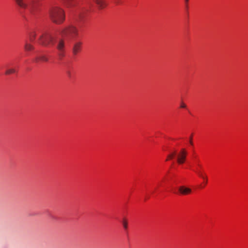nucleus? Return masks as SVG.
Instances as JSON below:
<instances>
[{"label": "nucleus", "instance_id": "f257e3e1", "mask_svg": "<svg viewBox=\"0 0 248 248\" xmlns=\"http://www.w3.org/2000/svg\"><path fill=\"white\" fill-rule=\"evenodd\" d=\"M49 16L52 21L57 24L62 23L65 20L64 11L59 7L50 8L49 10Z\"/></svg>", "mask_w": 248, "mask_h": 248}, {"label": "nucleus", "instance_id": "f03ea898", "mask_svg": "<svg viewBox=\"0 0 248 248\" xmlns=\"http://www.w3.org/2000/svg\"><path fill=\"white\" fill-rule=\"evenodd\" d=\"M61 34L63 37L75 38L78 35V30L73 26H70L63 29Z\"/></svg>", "mask_w": 248, "mask_h": 248}, {"label": "nucleus", "instance_id": "7ed1b4c3", "mask_svg": "<svg viewBox=\"0 0 248 248\" xmlns=\"http://www.w3.org/2000/svg\"><path fill=\"white\" fill-rule=\"evenodd\" d=\"M53 40L54 37L51 34L45 32L43 33L39 38L38 43L43 46H47L50 44H53Z\"/></svg>", "mask_w": 248, "mask_h": 248}, {"label": "nucleus", "instance_id": "20e7f679", "mask_svg": "<svg viewBox=\"0 0 248 248\" xmlns=\"http://www.w3.org/2000/svg\"><path fill=\"white\" fill-rule=\"evenodd\" d=\"M56 48L60 58L61 59L63 57L65 50V43L63 38H60L56 41Z\"/></svg>", "mask_w": 248, "mask_h": 248}, {"label": "nucleus", "instance_id": "39448f33", "mask_svg": "<svg viewBox=\"0 0 248 248\" xmlns=\"http://www.w3.org/2000/svg\"><path fill=\"white\" fill-rule=\"evenodd\" d=\"M187 154V153L186 149L182 148L181 149L177 156V161L178 164H182L185 162Z\"/></svg>", "mask_w": 248, "mask_h": 248}, {"label": "nucleus", "instance_id": "423d86ee", "mask_svg": "<svg viewBox=\"0 0 248 248\" xmlns=\"http://www.w3.org/2000/svg\"><path fill=\"white\" fill-rule=\"evenodd\" d=\"M82 44L81 42H77L73 44L72 53L74 55H77L81 51Z\"/></svg>", "mask_w": 248, "mask_h": 248}, {"label": "nucleus", "instance_id": "0eeeda50", "mask_svg": "<svg viewBox=\"0 0 248 248\" xmlns=\"http://www.w3.org/2000/svg\"><path fill=\"white\" fill-rule=\"evenodd\" d=\"M179 193L183 195H186L190 194L192 190L190 188L186 187L185 186H180L178 188Z\"/></svg>", "mask_w": 248, "mask_h": 248}, {"label": "nucleus", "instance_id": "6e6552de", "mask_svg": "<svg viewBox=\"0 0 248 248\" xmlns=\"http://www.w3.org/2000/svg\"><path fill=\"white\" fill-rule=\"evenodd\" d=\"M93 1L100 9L105 8L107 5V2L104 0H93Z\"/></svg>", "mask_w": 248, "mask_h": 248}, {"label": "nucleus", "instance_id": "1a4fd4ad", "mask_svg": "<svg viewBox=\"0 0 248 248\" xmlns=\"http://www.w3.org/2000/svg\"><path fill=\"white\" fill-rule=\"evenodd\" d=\"M39 61L47 62L48 59L45 55H40L37 56L34 59V62H38Z\"/></svg>", "mask_w": 248, "mask_h": 248}, {"label": "nucleus", "instance_id": "9d476101", "mask_svg": "<svg viewBox=\"0 0 248 248\" xmlns=\"http://www.w3.org/2000/svg\"><path fill=\"white\" fill-rule=\"evenodd\" d=\"M24 48L26 51H29L33 50L34 47L31 44L26 42L25 44Z\"/></svg>", "mask_w": 248, "mask_h": 248}, {"label": "nucleus", "instance_id": "9b49d317", "mask_svg": "<svg viewBox=\"0 0 248 248\" xmlns=\"http://www.w3.org/2000/svg\"><path fill=\"white\" fill-rule=\"evenodd\" d=\"M17 4L22 8H26L27 4L24 2L23 0H16Z\"/></svg>", "mask_w": 248, "mask_h": 248}, {"label": "nucleus", "instance_id": "f8f14e48", "mask_svg": "<svg viewBox=\"0 0 248 248\" xmlns=\"http://www.w3.org/2000/svg\"><path fill=\"white\" fill-rule=\"evenodd\" d=\"M16 70L15 68H9L6 70L5 71V75H9L12 74H14L16 73Z\"/></svg>", "mask_w": 248, "mask_h": 248}, {"label": "nucleus", "instance_id": "ddd939ff", "mask_svg": "<svg viewBox=\"0 0 248 248\" xmlns=\"http://www.w3.org/2000/svg\"><path fill=\"white\" fill-rule=\"evenodd\" d=\"M198 173L199 176L202 178V179H204L205 180V184H206L207 181V178L206 176H204L201 172L199 171L198 172Z\"/></svg>", "mask_w": 248, "mask_h": 248}, {"label": "nucleus", "instance_id": "4468645a", "mask_svg": "<svg viewBox=\"0 0 248 248\" xmlns=\"http://www.w3.org/2000/svg\"><path fill=\"white\" fill-rule=\"evenodd\" d=\"M36 37V33L34 32H32L30 34V39L31 42H33Z\"/></svg>", "mask_w": 248, "mask_h": 248}, {"label": "nucleus", "instance_id": "2eb2a0df", "mask_svg": "<svg viewBox=\"0 0 248 248\" xmlns=\"http://www.w3.org/2000/svg\"><path fill=\"white\" fill-rule=\"evenodd\" d=\"M175 155H176L175 152H174L171 154L169 155L168 156V158L166 159V161L168 160L169 159H172Z\"/></svg>", "mask_w": 248, "mask_h": 248}, {"label": "nucleus", "instance_id": "dca6fc26", "mask_svg": "<svg viewBox=\"0 0 248 248\" xmlns=\"http://www.w3.org/2000/svg\"><path fill=\"white\" fill-rule=\"evenodd\" d=\"M123 224L124 228L126 229L127 228V222L125 219H123Z\"/></svg>", "mask_w": 248, "mask_h": 248}, {"label": "nucleus", "instance_id": "f3484780", "mask_svg": "<svg viewBox=\"0 0 248 248\" xmlns=\"http://www.w3.org/2000/svg\"><path fill=\"white\" fill-rule=\"evenodd\" d=\"M69 6H72V1L73 0H63Z\"/></svg>", "mask_w": 248, "mask_h": 248}, {"label": "nucleus", "instance_id": "a211bd4d", "mask_svg": "<svg viewBox=\"0 0 248 248\" xmlns=\"http://www.w3.org/2000/svg\"><path fill=\"white\" fill-rule=\"evenodd\" d=\"M67 74L68 75V76L70 78L71 76V72L69 71H67Z\"/></svg>", "mask_w": 248, "mask_h": 248}, {"label": "nucleus", "instance_id": "6ab92c4d", "mask_svg": "<svg viewBox=\"0 0 248 248\" xmlns=\"http://www.w3.org/2000/svg\"><path fill=\"white\" fill-rule=\"evenodd\" d=\"M192 136H191L189 138V142H190V144L191 145H193V142H192Z\"/></svg>", "mask_w": 248, "mask_h": 248}, {"label": "nucleus", "instance_id": "aec40b11", "mask_svg": "<svg viewBox=\"0 0 248 248\" xmlns=\"http://www.w3.org/2000/svg\"><path fill=\"white\" fill-rule=\"evenodd\" d=\"M181 107L182 108H185L186 107V105L184 103H182V104L181 105Z\"/></svg>", "mask_w": 248, "mask_h": 248}, {"label": "nucleus", "instance_id": "412c9836", "mask_svg": "<svg viewBox=\"0 0 248 248\" xmlns=\"http://www.w3.org/2000/svg\"><path fill=\"white\" fill-rule=\"evenodd\" d=\"M188 1H189V0H185V2L186 4H187Z\"/></svg>", "mask_w": 248, "mask_h": 248}, {"label": "nucleus", "instance_id": "4be33fe9", "mask_svg": "<svg viewBox=\"0 0 248 248\" xmlns=\"http://www.w3.org/2000/svg\"><path fill=\"white\" fill-rule=\"evenodd\" d=\"M116 4H118L119 3V1H116Z\"/></svg>", "mask_w": 248, "mask_h": 248}]
</instances>
